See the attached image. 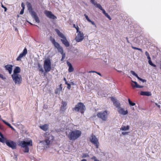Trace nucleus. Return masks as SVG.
Masks as SVG:
<instances>
[{
    "instance_id": "nucleus-1",
    "label": "nucleus",
    "mask_w": 161,
    "mask_h": 161,
    "mask_svg": "<svg viewBox=\"0 0 161 161\" xmlns=\"http://www.w3.org/2000/svg\"><path fill=\"white\" fill-rule=\"evenodd\" d=\"M81 131L78 130H75L70 132L68 137L70 140L74 141L78 138L81 135Z\"/></svg>"
},
{
    "instance_id": "nucleus-2",
    "label": "nucleus",
    "mask_w": 161,
    "mask_h": 161,
    "mask_svg": "<svg viewBox=\"0 0 161 161\" xmlns=\"http://www.w3.org/2000/svg\"><path fill=\"white\" fill-rule=\"evenodd\" d=\"M18 143L19 145L24 148V151L25 153H28L29 151V148L28 146H32V141L31 140L29 142L19 141Z\"/></svg>"
},
{
    "instance_id": "nucleus-3",
    "label": "nucleus",
    "mask_w": 161,
    "mask_h": 161,
    "mask_svg": "<svg viewBox=\"0 0 161 161\" xmlns=\"http://www.w3.org/2000/svg\"><path fill=\"white\" fill-rule=\"evenodd\" d=\"M85 107L84 104L80 102L76 104L73 109L76 112L80 111L82 114L84 113L83 111L85 109Z\"/></svg>"
},
{
    "instance_id": "nucleus-4",
    "label": "nucleus",
    "mask_w": 161,
    "mask_h": 161,
    "mask_svg": "<svg viewBox=\"0 0 161 161\" xmlns=\"http://www.w3.org/2000/svg\"><path fill=\"white\" fill-rule=\"evenodd\" d=\"M44 68L46 72H48L51 70V59L49 58H48L45 60L44 63Z\"/></svg>"
},
{
    "instance_id": "nucleus-5",
    "label": "nucleus",
    "mask_w": 161,
    "mask_h": 161,
    "mask_svg": "<svg viewBox=\"0 0 161 161\" xmlns=\"http://www.w3.org/2000/svg\"><path fill=\"white\" fill-rule=\"evenodd\" d=\"M108 114L107 111L98 113L97 115V117L101 119L103 121H106L107 120Z\"/></svg>"
},
{
    "instance_id": "nucleus-6",
    "label": "nucleus",
    "mask_w": 161,
    "mask_h": 161,
    "mask_svg": "<svg viewBox=\"0 0 161 161\" xmlns=\"http://www.w3.org/2000/svg\"><path fill=\"white\" fill-rule=\"evenodd\" d=\"M11 76L15 84H19L21 83L22 79L20 75H12Z\"/></svg>"
},
{
    "instance_id": "nucleus-7",
    "label": "nucleus",
    "mask_w": 161,
    "mask_h": 161,
    "mask_svg": "<svg viewBox=\"0 0 161 161\" xmlns=\"http://www.w3.org/2000/svg\"><path fill=\"white\" fill-rule=\"evenodd\" d=\"M77 32L78 33L77 36L76 37L75 39L77 42L81 41L84 39V34L83 33L78 31V29H77Z\"/></svg>"
},
{
    "instance_id": "nucleus-8",
    "label": "nucleus",
    "mask_w": 161,
    "mask_h": 161,
    "mask_svg": "<svg viewBox=\"0 0 161 161\" xmlns=\"http://www.w3.org/2000/svg\"><path fill=\"white\" fill-rule=\"evenodd\" d=\"M91 142L93 143L97 148L99 147V143L97 138L94 135H92L90 139Z\"/></svg>"
},
{
    "instance_id": "nucleus-9",
    "label": "nucleus",
    "mask_w": 161,
    "mask_h": 161,
    "mask_svg": "<svg viewBox=\"0 0 161 161\" xmlns=\"http://www.w3.org/2000/svg\"><path fill=\"white\" fill-rule=\"evenodd\" d=\"M6 145L12 149H15L16 147L17 144L15 142L11 140H8L6 142Z\"/></svg>"
},
{
    "instance_id": "nucleus-10",
    "label": "nucleus",
    "mask_w": 161,
    "mask_h": 161,
    "mask_svg": "<svg viewBox=\"0 0 161 161\" xmlns=\"http://www.w3.org/2000/svg\"><path fill=\"white\" fill-rule=\"evenodd\" d=\"M44 14L47 17L50 19H57V17L51 11L46 10L44 11Z\"/></svg>"
},
{
    "instance_id": "nucleus-11",
    "label": "nucleus",
    "mask_w": 161,
    "mask_h": 161,
    "mask_svg": "<svg viewBox=\"0 0 161 161\" xmlns=\"http://www.w3.org/2000/svg\"><path fill=\"white\" fill-rule=\"evenodd\" d=\"M110 98L111 100L113 103L114 105L118 109H119L121 107L120 106V103L118 101H117L116 99L113 97H111Z\"/></svg>"
},
{
    "instance_id": "nucleus-12",
    "label": "nucleus",
    "mask_w": 161,
    "mask_h": 161,
    "mask_svg": "<svg viewBox=\"0 0 161 161\" xmlns=\"http://www.w3.org/2000/svg\"><path fill=\"white\" fill-rule=\"evenodd\" d=\"M27 50L26 48H25L24 49L23 52L20 53L19 56L16 59V60L17 61H20L21 58L24 56H25L27 53Z\"/></svg>"
},
{
    "instance_id": "nucleus-13",
    "label": "nucleus",
    "mask_w": 161,
    "mask_h": 161,
    "mask_svg": "<svg viewBox=\"0 0 161 161\" xmlns=\"http://www.w3.org/2000/svg\"><path fill=\"white\" fill-rule=\"evenodd\" d=\"M13 66L11 64H8L5 66L4 68L5 69L9 72L10 74H11L13 70Z\"/></svg>"
},
{
    "instance_id": "nucleus-14",
    "label": "nucleus",
    "mask_w": 161,
    "mask_h": 161,
    "mask_svg": "<svg viewBox=\"0 0 161 161\" xmlns=\"http://www.w3.org/2000/svg\"><path fill=\"white\" fill-rule=\"evenodd\" d=\"M26 5L28 8V10L31 14L33 13H33L35 12L33 10L32 5L30 3L27 2Z\"/></svg>"
},
{
    "instance_id": "nucleus-15",
    "label": "nucleus",
    "mask_w": 161,
    "mask_h": 161,
    "mask_svg": "<svg viewBox=\"0 0 161 161\" xmlns=\"http://www.w3.org/2000/svg\"><path fill=\"white\" fill-rule=\"evenodd\" d=\"M61 41L66 47H68L69 46V43L67 40L66 37L63 39H61Z\"/></svg>"
},
{
    "instance_id": "nucleus-16",
    "label": "nucleus",
    "mask_w": 161,
    "mask_h": 161,
    "mask_svg": "<svg viewBox=\"0 0 161 161\" xmlns=\"http://www.w3.org/2000/svg\"><path fill=\"white\" fill-rule=\"evenodd\" d=\"M118 111L119 114L123 115H125L128 114L127 110L125 111L123 108H121V107L118 109Z\"/></svg>"
},
{
    "instance_id": "nucleus-17",
    "label": "nucleus",
    "mask_w": 161,
    "mask_h": 161,
    "mask_svg": "<svg viewBox=\"0 0 161 161\" xmlns=\"http://www.w3.org/2000/svg\"><path fill=\"white\" fill-rule=\"evenodd\" d=\"M32 17L35 19L36 22L38 23H39L40 22L39 19L35 12L33 13L32 14H31Z\"/></svg>"
},
{
    "instance_id": "nucleus-18",
    "label": "nucleus",
    "mask_w": 161,
    "mask_h": 161,
    "mask_svg": "<svg viewBox=\"0 0 161 161\" xmlns=\"http://www.w3.org/2000/svg\"><path fill=\"white\" fill-rule=\"evenodd\" d=\"M32 17L35 19L36 22L38 23H39L40 22L39 19L35 12L33 13L32 14H31Z\"/></svg>"
},
{
    "instance_id": "nucleus-19",
    "label": "nucleus",
    "mask_w": 161,
    "mask_h": 161,
    "mask_svg": "<svg viewBox=\"0 0 161 161\" xmlns=\"http://www.w3.org/2000/svg\"><path fill=\"white\" fill-rule=\"evenodd\" d=\"M55 30L58 36L62 38V39H63L66 37L58 29H55Z\"/></svg>"
},
{
    "instance_id": "nucleus-20",
    "label": "nucleus",
    "mask_w": 161,
    "mask_h": 161,
    "mask_svg": "<svg viewBox=\"0 0 161 161\" xmlns=\"http://www.w3.org/2000/svg\"><path fill=\"white\" fill-rule=\"evenodd\" d=\"M55 30L58 36L62 38V39H63L66 37L58 29H55Z\"/></svg>"
},
{
    "instance_id": "nucleus-21",
    "label": "nucleus",
    "mask_w": 161,
    "mask_h": 161,
    "mask_svg": "<svg viewBox=\"0 0 161 161\" xmlns=\"http://www.w3.org/2000/svg\"><path fill=\"white\" fill-rule=\"evenodd\" d=\"M21 69L19 67L17 66L14 70V73L13 75H19L18 74L20 72Z\"/></svg>"
},
{
    "instance_id": "nucleus-22",
    "label": "nucleus",
    "mask_w": 161,
    "mask_h": 161,
    "mask_svg": "<svg viewBox=\"0 0 161 161\" xmlns=\"http://www.w3.org/2000/svg\"><path fill=\"white\" fill-rule=\"evenodd\" d=\"M131 81L135 84V85H134V84H131V86L133 87H135L137 88H142L143 87V86H141L139 85L136 81H133L132 80H131Z\"/></svg>"
},
{
    "instance_id": "nucleus-23",
    "label": "nucleus",
    "mask_w": 161,
    "mask_h": 161,
    "mask_svg": "<svg viewBox=\"0 0 161 161\" xmlns=\"http://www.w3.org/2000/svg\"><path fill=\"white\" fill-rule=\"evenodd\" d=\"M40 128L44 131H46L48 128V125L47 124H45L43 125H40Z\"/></svg>"
},
{
    "instance_id": "nucleus-24",
    "label": "nucleus",
    "mask_w": 161,
    "mask_h": 161,
    "mask_svg": "<svg viewBox=\"0 0 161 161\" xmlns=\"http://www.w3.org/2000/svg\"><path fill=\"white\" fill-rule=\"evenodd\" d=\"M140 94L141 95L146 96H150L152 95V94L150 92L144 91H141L140 93Z\"/></svg>"
},
{
    "instance_id": "nucleus-25",
    "label": "nucleus",
    "mask_w": 161,
    "mask_h": 161,
    "mask_svg": "<svg viewBox=\"0 0 161 161\" xmlns=\"http://www.w3.org/2000/svg\"><path fill=\"white\" fill-rule=\"evenodd\" d=\"M67 64L68 66L69 67V69H68V71L69 72H71L74 70V68L72 67V66L71 64L69 62L67 61Z\"/></svg>"
},
{
    "instance_id": "nucleus-26",
    "label": "nucleus",
    "mask_w": 161,
    "mask_h": 161,
    "mask_svg": "<svg viewBox=\"0 0 161 161\" xmlns=\"http://www.w3.org/2000/svg\"><path fill=\"white\" fill-rule=\"evenodd\" d=\"M62 103L63 105L62 106L60 109L62 111L64 112L66 108V107L67 106V104L65 102H64V101H63Z\"/></svg>"
},
{
    "instance_id": "nucleus-27",
    "label": "nucleus",
    "mask_w": 161,
    "mask_h": 161,
    "mask_svg": "<svg viewBox=\"0 0 161 161\" xmlns=\"http://www.w3.org/2000/svg\"><path fill=\"white\" fill-rule=\"evenodd\" d=\"M46 138L50 141H51L53 140L54 139V137L51 135L48 134L47 136H46Z\"/></svg>"
},
{
    "instance_id": "nucleus-28",
    "label": "nucleus",
    "mask_w": 161,
    "mask_h": 161,
    "mask_svg": "<svg viewBox=\"0 0 161 161\" xmlns=\"http://www.w3.org/2000/svg\"><path fill=\"white\" fill-rule=\"evenodd\" d=\"M129 129V126L128 125L125 126L124 125H122L120 129V130H128Z\"/></svg>"
},
{
    "instance_id": "nucleus-29",
    "label": "nucleus",
    "mask_w": 161,
    "mask_h": 161,
    "mask_svg": "<svg viewBox=\"0 0 161 161\" xmlns=\"http://www.w3.org/2000/svg\"><path fill=\"white\" fill-rule=\"evenodd\" d=\"M57 49H58V51L59 52H60L61 54H62L63 53L64 50H63V47H62L60 46Z\"/></svg>"
},
{
    "instance_id": "nucleus-30",
    "label": "nucleus",
    "mask_w": 161,
    "mask_h": 161,
    "mask_svg": "<svg viewBox=\"0 0 161 161\" xmlns=\"http://www.w3.org/2000/svg\"><path fill=\"white\" fill-rule=\"evenodd\" d=\"M53 45L54 46V47L57 48L60 46V45L59 44L56 42H55L54 43H53Z\"/></svg>"
},
{
    "instance_id": "nucleus-31",
    "label": "nucleus",
    "mask_w": 161,
    "mask_h": 161,
    "mask_svg": "<svg viewBox=\"0 0 161 161\" xmlns=\"http://www.w3.org/2000/svg\"><path fill=\"white\" fill-rule=\"evenodd\" d=\"M130 73L131 74H132L133 75L136 77L137 78H138L139 76H138L137 75L136 73H135V72L131 70L130 71Z\"/></svg>"
},
{
    "instance_id": "nucleus-32",
    "label": "nucleus",
    "mask_w": 161,
    "mask_h": 161,
    "mask_svg": "<svg viewBox=\"0 0 161 161\" xmlns=\"http://www.w3.org/2000/svg\"><path fill=\"white\" fill-rule=\"evenodd\" d=\"M2 138V141H1V142L3 143H6V142L8 140H7L6 138H5L4 136L3 137H1Z\"/></svg>"
},
{
    "instance_id": "nucleus-33",
    "label": "nucleus",
    "mask_w": 161,
    "mask_h": 161,
    "mask_svg": "<svg viewBox=\"0 0 161 161\" xmlns=\"http://www.w3.org/2000/svg\"><path fill=\"white\" fill-rule=\"evenodd\" d=\"M128 102L129 104L131 106H133L135 105V103L131 101L130 99H128Z\"/></svg>"
},
{
    "instance_id": "nucleus-34",
    "label": "nucleus",
    "mask_w": 161,
    "mask_h": 161,
    "mask_svg": "<svg viewBox=\"0 0 161 161\" xmlns=\"http://www.w3.org/2000/svg\"><path fill=\"white\" fill-rule=\"evenodd\" d=\"M95 6L99 8L101 10L103 9L102 6L99 4L96 3Z\"/></svg>"
},
{
    "instance_id": "nucleus-35",
    "label": "nucleus",
    "mask_w": 161,
    "mask_h": 161,
    "mask_svg": "<svg viewBox=\"0 0 161 161\" xmlns=\"http://www.w3.org/2000/svg\"><path fill=\"white\" fill-rule=\"evenodd\" d=\"M50 141L48 140L46 138V139L44 141V142H45L46 145H49L50 143Z\"/></svg>"
},
{
    "instance_id": "nucleus-36",
    "label": "nucleus",
    "mask_w": 161,
    "mask_h": 161,
    "mask_svg": "<svg viewBox=\"0 0 161 161\" xmlns=\"http://www.w3.org/2000/svg\"><path fill=\"white\" fill-rule=\"evenodd\" d=\"M131 47L133 49H135V50H139L141 51V52H142V50L141 48H137V47H133V46H131Z\"/></svg>"
},
{
    "instance_id": "nucleus-37",
    "label": "nucleus",
    "mask_w": 161,
    "mask_h": 161,
    "mask_svg": "<svg viewBox=\"0 0 161 161\" xmlns=\"http://www.w3.org/2000/svg\"><path fill=\"white\" fill-rule=\"evenodd\" d=\"M50 41L53 44L56 42L55 41V40L53 38H52V37H50Z\"/></svg>"
},
{
    "instance_id": "nucleus-38",
    "label": "nucleus",
    "mask_w": 161,
    "mask_h": 161,
    "mask_svg": "<svg viewBox=\"0 0 161 161\" xmlns=\"http://www.w3.org/2000/svg\"><path fill=\"white\" fill-rule=\"evenodd\" d=\"M145 55H146L147 57V58L149 59H150L151 58L149 56V54L148 52L147 51L146 52H145Z\"/></svg>"
},
{
    "instance_id": "nucleus-39",
    "label": "nucleus",
    "mask_w": 161,
    "mask_h": 161,
    "mask_svg": "<svg viewBox=\"0 0 161 161\" xmlns=\"http://www.w3.org/2000/svg\"><path fill=\"white\" fill-rule=\"evenodd\" d=\"M0 78L3 80H4L6 79V77L4 76L3 75L1 74H0Z\"/></svg>"
},
{
    "instance_id": "nucleus-40",
    "label": "nucleus",
    "mask_w": 161,
    "mask_h": 161,
    "mask_svg": "<svg viewBox=\"0 0 161 161\" xmlns=\"http://www.w3.org/2000/svg\"><path fill=\"white\" fill-rule=\"evenodd\" d=\"M89 156V155L85 153H83V155L82 157V158H85L86 157H88Z\"/></svg>"
},
{
    "instance_id": "nucleus-41",
    "label": "nucleus",
    "mask_w": 161,
    "mask_h": 161,
    "mask_svg": "<svg viewBox=\"0 0 161 161\" xmlns=\"http://www.w3.org/2000/svg\"><path fill=\"white\" fill-rule=\"evenodd\" d=\"M137 79L140 80L142 81L143 82H145L147 81L146 80L141 78H140L139 77H138V78Z\"/></svg>"
},
{
    "instance_id": "nucleus-42",
    "label": "nucleus",
    "mask_w": 161,
    "mask_h": 161,
    "mask_svg": "<svg viewBox=\"0 0 161 161\" xmlns=\"http://www.w3.org/2000/svg\"><path fill=\"white\" fill-rule=\"evenodd\" d=\"M7 125H8V126L10 128H11L13 130H15V129L10 124L8 123Z\"/></svg>"
},
{
    "instance_id": "nucleus-43",
    "label": "nucleus",
    "mask_w": 161,
    "mask_h": 161,
    "mask_svg": "<svg viewBox=\"0 0 161 161\" xmlns=\"http://www.w3.org/2000/svg\"><path fill=\"white\" fill-rule=\"evenodd\" d=\"M104 15L109 20H111V17L107 13H106Z\"/></svg>"
},
{
    "instance_id": "nucleus-44",
    "label": "nucleus",
    "mask_w": 161,
    "mask_h": 161,
    "mask_svg": "<svg viewBox=\"0 0 161 161\" xmlns=\"http://www.w3.org/2000/svg\"><path fill=\"white\" fill-rule=\"evenodd\" d=\"M96 73L97 74H98V75H100V76H101V74L100 73H99V72H97L96 71H89V73Z\"/></svg>"
},
{
    "instance_id": "nucleus-45",
    "label": "nucleus",
    "mask_w": 161,
    "mask_h": 161,
    "mask_svg": "<svg viewBox=\"0 0 161 161\" xmlns=\"http://www.w3.org/2000/svg\"><path fill=\"white\" fill-rule=\"evenodd\" d=\"M84 16H85V18H86V19L89 22L90 21V20H91L89 19L88 16L86 14H84Z\"/></svg>"
},
{
    "instance_id": "nucleus-46",
    "label": "nucleus",
    "mask_w": 161,
    "mask_h": 161,
    "mask_svg": "<svg viewBox=\"0 0 161 161\" xmlns=\"http://www.w3.org/2000/svg\"><path fill=\"white\" fill-rule=\"evenodd\" d=\"M89 22L91 23L93 25H94L95 27H97L96 25H95V24L94 22L93 21L90 20V21H89Z\"/></svg>"
},
{
    "instance_id": "nucleus-47",
    "label": "nucleus",
    "mask_w": 161,
    "mask_h": 161,
    "mask_svg": "<svg viewBox=\"0 0 161 161\" xmlns=\"http://www.w3.org/2000/svg\"><path fill=\"white\" fill-rule=\"evenodd\" d=\"M91 2L95 6L96 3L95 2V0H90Z\"/></svg>"
},
{
    "instance_id": "nucleus-48",
    "label": "nucleus",
    "mask_w": 161,
    "mask_h": 161,
    "mask_svg": "<svg viewBox=\"0 0 161 161\" xmlns=\"http://www.w3.org/2000/svg\"><path fill=\"white\" fill-rule=\"evenodd\" d=\"M21 7L22 8V9H25V4L23 3H21Z\"/></svg>"
},
{
    "instance_id": "nucleus-49",
    "label": "nucleus",
    "mask_w": 161,
    "mask_h": 161,
    "mask_svg": "<svg viewBox=\"0 0 161 161\" xmlns=\"http://www.w3.org/2000/svg\"><path fill=\"white\" fill-rule=\"evenodd\" d=\"M2 7L4 9V11L6 12L7 10V8L4 7L3 4L2 5Z\"/></svg>"
},
{
    "instance_id": "nucleus-50",
    "label": "nucleus",
    "mask_w": 161,
    "mask_h": 161,
    "mask_svg": "<svg viewBox=\"0 0 161 161\" xmlns=\"http://www.w3.org/2000/svg\"><path fill=\"white\" fill-rule=\"evenodd\" d=\"M148 63H149V64H150L152 66V64H153V63H152V61H151V59H149V60H148Z\"/></svg>"
},
{
    "instance_id": "nucleus-51",
    "label": "nucleus",
    "mask_w": 161,
    "mask_h": 161,
    "mask_svg": "<svg viewBox=\"0 0 161 161\" xmlns=\"http://www.w3.org/2000/svg\"><path fill=\"white\" fill-rule=\"evenodd\" d=\"M68 86H67V88L68 89H70V88H71V85L69 83H68V84H67Z\"/></svg>"
},
{
    "instance_id": "nucleus-52",
    "label": "nucleus",
    "mask_w": 161,
    "mask_h": 161,
    "mask_svg": "<svg viewBox=\"0 0 161 161\" xmlns=\"http://www.w3.org/2000/svg\"><path fill=\"white\" fill-rule=\"evenodd\" d=\"M0 129L3 130H5V129L4 128V127L2 126V125H0Z\"/></svg>"
},
{
    "instance_id": "nucleus-53",
    "label": "nucleus",
    "mask_w": 161,
    "mask_h": 161,
    "mask_svg": "<svg viewBox=\"0 0 161 161\" xmlns=\"http://www.w3.org/2000/svg\"><path fill=\"white\" fill-rule=\"evenodd\" d=\"M24 9H22L20 12V14H22L24 13Z\"/></svg>"
},
{
    "instance_id": "nucleus-54",
    "label": "nucleus",
    "mask_w": 161,
    "mask_h": 161,
    "mask_svg": "<svg viewBox=\"0 0 161 161\" xmlns=\"http://www.w3.org/2000/svg\"><path fill=\"white\" fill-rule=\"evenodd\" d=\"M62 55V59H64L65 57V54L64 53V52L62 54H61Z\"/></svg>"
},
{
    "instance_id": "nucleus-55",
    "label": "nucleus",
    "mask_w": 161,
    "mask_h": 161,
    "mask_svg": "<svg viewBox=\"0 0 161 161\" xmlns=\"http://www.w3.org/2000/svg\"><path fill=\"white\" fill-rule=\"evenodd\" d=\"M101 10L102 11L103 13L104 14H105L106 13L104 9H103V8Z\"/></svg>"
},
{
    "instance_id": "nucleus-56",
    "label": "nucleus",
    "mask_w": 161,
    "mask_h": 161,
    "mask_svg": "<svg viewBox=\"0 0 161 161\" xmlns=\"http://www.w3.org/2000/svg\"><path fill=\"white\" fill-rule=\"evenodd\" d=\"M2 121L6 125H7L8 123L4 120L2 119Z\"/></svg>"
},
{
    "instance_id": "nucleus-57",
    "label": "nucleus",
    "mask_w": 161,
    "mask_h": 161,
    "mask_svg": "<svg viewBox=\"0 0 161 161\" xmlns=\"http://www.w3.org/2000/svg\"><path fill=\"white\" fill-rule=\"evenodd\" d=\"M128 134V132H123L122 133V134L123 135H125L126 134Z\"/></svg>"
},
{
    "instance_id": "nucleus-58",
    "label": "nucleus",
    "mask_w": 161,
    "mask_h": 161,
    "mask_svg": "<svg viewBox=\"0 0 161 161\" xmlns=\"http://www.w3.org/2000/svg\"><path fill=\"white\" fill-rule=\"evenodd\" d=\"M64 80L65 81V84H68V82L66 80V78H64Z\"/></svg>"
},
{
    "instance_id": "nucleus-59",
    "label": "nucleus",
    "mask_w": 161,
    "mask_h": 161,
    "mask_svg": "<svg viewBox=\"0 0 161 161\" xmlns=\"http://www.w3.org/2000/svg\"><path fill=\"white\" fill-rule=\"evenodd\" d=\"M96 158H97L95 156H94L93 157H92L91 159H93V160H95V159H96Z\"/></svg>"
},
{
    "instance_id": "nucleus-60",
    "label": "nucleus",
    "mask_w": 161,
    "mask_h": 161,
    "mask_svg": "<svg viewBox=\"0 0 161 161\" xmlns=\"http://www.w3.org/2000/svg\"><path fill=\"white\" fill-rule=\"evenodd\" d=\"M0 136L1 137H3V135L1 133V132H0Z\"/></svg>"
},
{
    "instance_id": "nucleus-61",
    "label": "nucleus",
    "mask_w": 161,
    "mask_h": 161,
    "mask_svg": "<svg viewBox=\"0 0 161 161\" xmlns=\"http://www.w3.org/2000/svg\"><path fill=\"white\" fill-rule=\"evenodd\" d=\"M126 39L127 40V42L128 43H130V42H129L128 40V38L127 37H126Z\"/></svg>"
},
{
    "instance_id": "nucleus-62",
    "label": "nucleus",
    "mask_w": 161,
    "mask_h": 161,
    "mask_svg": "<svg viewBox=\"0 0 161 161\" xmlns=\"http://www.w3.org/2000/svg\"><path fill=\"white\" fill-rule=\"evenodd\" d=\"M81 161H87L86 159H84L81 160Z\"/></svg>"
},
{
    "instance_id": "nucleus-63",
    "label": "nucleus",
    "mask_w": 161,
    "mask_h": 161,
    "mask_svg": "<svg viewBox=\"0 0 161 161\" xmlns=\"http://www.w3.org/2000/svg\"><path fill=\"white\" fill-rule=\"evenodd\" d=\"M152 66L154 67H155L156 66V65L155 64H152Z\"/></svg>"
},
{
    "instance_id": "nucleus-64",
    "label": "nucleus",
    "mask_w": 161,
    "mask_h": 161,
    "mask_svg": "<svg viewBox=\"0 0 161 161\" xmlns=\"http://www.w3.org/2000/svg\"><path fill=\"white\" fill-rule=\"evenodd\" d=\"M40 71H42V72H43L44 71L43 70V69H40Z\"/></svg>"
}]
</instances>
